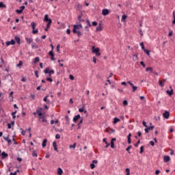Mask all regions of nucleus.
Instances as JSON below:
<instances>
[{
	"mask_svg": "<svg viewBox=\"0 0 175 175\" xmlns=\"http://www.w3.org/2000/svg\"><path fill=\"white\" fill-rule=\"evenodd\" d=\"M44 21H45V23H48L46 24V27L47 28H50L52 23H53V21L51 20V18H49V15L48 14H45L44 15Z\"/></svg>",
	"mask_w": 175,
	"mask_h": 175,
	"instance_id": "1",
	"label": "nucleus"
},
{
	"mask_svg": "<svg viewBox=\"0 0 175 175\" xmlns=\"http://www.w3.org/2000/svg\"><path fill=\"white\" fill-rule=\"evenodd\" d=\"M92 51L96 54V57H99L100 55V49L99 48H95L94 46H92Z\"/></svg>",
	"mask_w": 175,
	"mask_h": 175,
	"instance_id": "2",
	"label": "nucleus"
},
{
	"mask_svg": "<svg viewBox=\"0 0 175 175\" xmlns=\"http://www.w3.org/2000/svg\"><path fill=\"white\" fill-rule=\"evenodd\" d=\"M31 27L33 29L32 33H33V34L38 33L39 29H37L35 30V27H36V23H35V22H31Z\"/></svg>",
	"mask_w": 175,
	"mask_h": 175,
	"instance_id": "3",
	"label": "nucleus"
},
{
	"mask_svg": "<svg viewBox=\"0 0 175 175\" xmlns=\"http://www.w3.org/2000/svg\"><path fill=\"white\" fill-rule=\"evenodd\" d=\"M73 27H74V28L72 29L73 33H76V31H77V29H81V28H83V26L81 25V24L74 25Z\"/></svg>",
	"mask_w": 175,
	"mask_h": 175,
	"instance_id": "4",
	"label": "nucleus"
},
{
	"mask_svg": "<svg viewBox=\"0 0 175 175\" xmlns=\"http://www.w3.org/2000/svg\"><path fill=\"white\" fill-rule=\"evenodd\" d=\"M44 73H45V75H47L49 73H51V75H54V73H55V72L54 71V70H50V68L47 67L44 70Z\"/></svg>",
	"mask_w": 175,
	"mask_h": 175,
	"instance_id": "5",
	"label": "nucleus"
},
{
	"mask_svg": "<svg viewBox=\"0 0 175 175\" xmlns=\"http://www.w3.org/2000/svg\"><path fill=\"white\" fill-rule=\"evenodd\" d=\"M38 121H40V122H47V120H46V117H44V115L39 116Z\"/></svg>",
	"mask_w": 175,
	"mask_h": 175,
	"instance_id": "6",
	"label": "nucleus"
},
{
	"mask_svg": "<svg viewBox=\"0 0 175 175\" xmlns=\"http://www.w3.org/2000/svg\"><path fill=\"white\" fill-rule=\"evenodd\" d=\"M42 110H43V108L42 107H39L37 110H36V113L38 114V116L39 117H42V116H43V113H42Z\"/></svg>",
	"mask_w": 175,
	"mask_h": 175,
	"instance_id": "7",
	"label": "nucleus"
},
{
	"mask_svg": "<svg viewBox=\"0 0 175 175\" xmlns=\"http://www.w3.org/2000/svg\"><path fill=\"white\" fill-rule=\"evenodd\" d=\"M170 116V111H165L163 113V117L164 118H166V120H167L169 118Z\"/></svg>",
	"mask_w": 175,
	"mask_h": 175,
	"instance_id": "8",
	"label": "nucleus"
},
{
	"mask_svg": "<svg viewBox=\"0 0 175 175\" xmlns=\"http://www.w3.org/2000/svg\"><path fill=\"white\" fill-rule=\"evenodd\" d=\"M5 44H6V46H10V44L14 46V44H16V41L12 39L10 41L6 42Z\"/></svg>",
	"mask_w": 175,
	"mask_h": 175,
	"instance_id": "9",
	"label": "nucleus"
},
{
	"mask_svg": "<svg viewBox=\"0 0 175 175\" xmlns=\"http://www.w3.org/2000/svg\"><path fill=\"white\" fill-rule=\"evenodd\" d=\"M81 116H80V114L76 115L75 116H74L73 118V122H75L76 124V122H77V120H80Z\"/></svg>",
	"mask_w": 175,
	"mask_h": 175,
	"instance_id": "10",
	"label": "nucleus"
},
{
	"mask_svg": "<svg viewBox=\"0 0 175 175\" xmlns=\"http://www.w3.org/2000/svg\"><path fill=\"white\" fill-rule=\"evenodd\" d=\"M49 55L51 56V61H55V58H54V52L53 51H50L49 52Z\"/></svg>",
	"mask_w": 175,
	"mask_h": 175,
	"instance_id": "11",
	"label": "nucleus"
},
{
	"mask_svg": "<svg viewBox=\"0 0 175 175\" xmlns=\"http://www.w3.org/2000/svg\"><path fill=\"white\" fill-rule=\"evenodd\" d=\"M128 83L132 87L133 92H135V91H136V90H137V87L135 86V85H133V83H132L131 81H128Z\"/></svg>",
	"mask_w": 175,
	"mask_h": 175,
	"instance_id": "12",
	"label": "nucleus"
},
{
	"mask_svg": "<svg viewBox=\"0 0 175 175\" xmlns=\"http://www.w3.org/2000/svg\"><path fill=\"white\" fill-rule=\"evenodd\" d=\"M109 13H110V12L109 11V10L107 9H103L102 10V14L103 16H107V14H109Z\"/></svg>",
	"mask_w": 175,
	"mask_h": 175,
	"instance_id": "13",
	"label": "nucleus"
},
{
	"mask_svg": "<svg viewBox=\"0 0 175 175\" xmlns=\"http://www.w3.org/2000/svg\"><path fill=\"white\" fill-rule=\"evenodd\" d=\"M170 88L171 90H167L166 91V92H167V94H169L170 96H172V95H173V94H174V92H173V88H172V86H170Z\"/></svg>",
	"mask_w": 175,
	"mask_h": 175,
	"instance_id": "14",
	"label": "nucleus"
},
{
	"mask_svg": "<svg viewBox=\"0 0 175 175\" xmlns=\"http://www.w3.org/2000/svg\"><path fill=\"white\" fill-rule=\"evenodd\" d=\"M25 40H26L27 44H31V43H32V42H33V39L29 38L28 37L25 38Z\"/></svg>",
	"mask_w": 175,
	"mask_h": 175,
	"instance_id": "15",
	"label": "nucleus"
},
{
	"mask_svg": "<svg viewBox=\"0 0 175 175\" xmlns=\"http://www.w3.org/2000/svg\"><path fill=\"white\" fill-rule=\"evenodd\" d=\"M76 8L77 10H79V12H81V10H83V5H81V4H80L79 3L77 4Z\"/></svg>",
	"mask_w": 175,
	"mask_h": 175,
	"instance_id": "16",
	"label": "nucleus"
},
{
	"mask_svg": "<svg viewBox=\"0 0 175 175\" xmlns=\"http://www.w3.org/2000/svg\"><path fill=\"white\" fill-rule=\"evenodd\" d=\"M126 18H128V16H126V14H123L122 16L121 22L122 23H125L126 21Z\"/></svg>",
	"mask_w": 175,
	"mask_h": 175,
	"instance_id": "17",
	"label": "nucleus"
},
{
	"mask_svg": "<svg viewBox=\"0 0 175 175\" xmlns=\"http://www.w3.org/2000/svg\"><path fill=\"white\" fill-rule=\"evenodd\" d=\"M152 129H154V126L146 127V129H145V133H148V131H152Z\"/></svg>",
	"mask_w": 175,
	"mask_h": 175,
	"instance_id": "18",
	"label": "nucleus"
},
{
	"mask_svg": "<svg viewBox=\"0 0 175 175\" xmlns=\"http://www.w3.org/2000/svg\"><path fill=\"white\" fill-rule=\"evenodd\" d=\"M103 28L102 27V24H99L98 26L96 27V31L100 32V31H103Z\"/></svg>",
	"mask_w": 175,
	"mask_h": 175,
	"instance_id": "19",
	"label": "nucleus"
},
{
	"mask_svg": "<svg viewBox=\"0 0 175 175\" xmlns=\"http://www.w3.org/2000/svg\"><path fill=\"white\" fill-rule=\"evenodd\" d=\"M15 40L18 44H21V39H20V37L15 36Z\"/></svg>",
	"mask_w": 175,
	"mask_h": 175,
	"instance_id": "20",
	"label": "nucleus"
},
{
	"mask_svg": "<svg viewBox=\"0 0 175 175\" xmlns=\"http://www.w3.org/2000/svg\"><path fill=\"white\" fill-rule=\"evenodd\" d=\"M132 137V133H129L128 136H127V139H128V144H131V143H132V141L131 139V137Z\"/></svg>",
	"mask_w": 175,
	"mask_h": 175,
	"instance_id": "21",
	"label": "nucleus"
},
{
	"mask_svg": "<svg viewBox=\"0 0 175 175\" xmlns=\"http://www.w3.org/2000/svg\"><path fill=\"white\" fill-rule=\"evenodd\" d=\"M53 147L54 148L55 151H57V152H58V148H57V142H53Z\"/></svg>",
	"mask_w": 175,
	"mask_h": 175,
	"instance_id": "22",
	"label": "nucleus"
},
{
	"mask_svg": "<svg viewBox=\"0 0 175 175\" xmlns=\"http://www.w3.org/2000/svg\"><path fill=\"white\" fill-rule=\"evenodd\" d=\"M163 161L165 163L166 162H169V161H170V157H169V156H164Z\"/></svg>",
	"mask_w": 175,
	"mask_h": 175,
	"instance_id": "23",
	"label": "nucleus"
},
{
	"mask_svg": "<svg viewBox=\"0 0 175 175\" xmlns=\"http://www.w3.org/2000/svg\"><path fill=\"white\" fill-rule=\"evenodd\" d=\"M103 143L106 144L105 148H107L109 146H110V144L107 142V141L106 140V138H104L103 139Z\"/></svg>",
	"mask_w": 175,
	"mask_h": 175,
	"instance_id": "24",
	"label": "nucleus"
},
{
	"mask_svg": "<svg viewBox=\"0 0 175 175\" xmlns=\"http://www.w3.org/2000/svg\"><path fill=\"white\" fill-rule=\"evenodd\" d=\"M46 144H47V139H44L42 141V146L44 148V147H46Z\"/></svg>",
	"mask_w": 175,
	"mask_h": 175,
	"instance_id": "25",
	"label": "nucleus"
},
{
	"mask_svg": "<svg viewBox=\"0 0 175 175\" xmlns=\"http://www.w3.org/2000/svg\"><path fill=\"white\" fill-rule=\"evenodd\" d=\"M1 156L3 159L7 158V157H9V154L5 152H2Z\"/></svg>",
	"mask_w": 175,
	"mask_h": 175,
	"instance_id": "26",
	"label": "nucleus"
},
{
	"mask_svg": "<svg viewBox=\"0 0 175 175\" xmlns=\"http://www.w3.org/2000/svg\"><path fill=\"white\" fill-rule=\"evenodd\" d=\"M31 47L32 49H39V46H38V44H36V43L35 42H33L31 44Z\"/></svg>",
	"mask_w": 175,
	"mask_h": 175,
	"instance_id": "27",
	"label": "nucleus"
},
{
	"mask_svg": "<svg viewBox=\"0 0 175 175\" xmlns=\"http://www.w3.org/2000/svg\"><path fill=\"white\" fill-rule=\"evenodd\" d=\"M64 173V171L61 169V167L57 168V174L61 175Z\"/></svg>",
	"mask_w": 175,
	"mask_h": 175,
	"instance_id": "28",
	"label": "nucleus"
},
{
	"mask_svg": "<svg viewBox=\"0 0 175 175\" xmlns=\"http://www.w3.org/2000/svg\"><path fill=\"white\" fill-rule=\"evenodd\" d=\"M120 118H114L113 123V124H117V122H120Z\"/></svg>",
	"mask_w": 175,
	"mask_h": 175,
	"instance_id": "29",
	"label": "nucleus"
},
{
	"mask_svg": "<svg viewBox=\"0 0 175 175\" xmlns=\"http://www.w3.org/2000/svg\"><path fill=\"white\" fill-rule=\"evenodd\" d=\"M1 8L6 9V5L3 3V2H0V9Z\"/></svg>",
	"mask_w": 175,
	"mask_h": 175,
	"instance_id": "30",
	"label": "nucleus"
},
{
	"mask_svg": "<svg viewBox=\"0 0 175 175\" xmlns=\"http://www.w3.org/2000/svg\"><path fill=\"white\" fill-rule=\"evenodd\" d=\"M13 94H14V92H10V93L9 94V98H10V100H13Z\"/></svg>",
	"mask_w": 175,
	"mask_h": 175,
	"instance_id": "31",
	"label": "nucleus"
},
{
	"mask_svg": "<svg viewBox=\"0 0 175 175\" xmlns=\"http://www.w3.org/2000/svg\"><path fill=\"white\" fill-rule=\"evenodd\" d=\"M40 61V58H39V57H36L35 59H34V64H38V62H39Z\"/></svg>",
	"mask_w": 175,
	"mask_h": 175,
	"instance_id": "32",
	"label": "nucleus"
},
{
	"mask_svg": "<svg viewBox=\"0 0 175 175\" xmlns=\"http://www.w3.org/2000/svg\"><path fill=\"white\" fill-rule=\"evenodd\" d=\"M47 98H49V96H46L44 98L43 100H44V102H46V103H50V100H47Z\"/></svg>",
	"mask_w": 175,
	"mask_h": 175,
	"instance_id": "33",
	"label": "nucleus"
},
{
	"mask_svg": "<svg viewBox=\"0 0 175 175\" xmlns=\"http://www.w3.org/2000/svg\"><path fill=\"white\" fill-rule=\"evenodd\" d=\"M84 109H85V106L83 105L81 108L79 109V113H83V111H84Z\"/></svg>",
	"mask_w": 175,
	"mask_h": 175,
	"instance_id": "34",
	"label": "nucleus"
},
{
	"mask_svg": "<svg viewBox=\"0 0 175 175\" xmlns=\"http://www.w3.org/2000/svg\"><path fill=\"white\" fill-rule=\"evenodd\" d=\"M143 152H144V146L140 147L139 154H143Z\"/></svg>",
	"mask_w": 175,
	"mask_h": 175,
	"instance_id": "35",
	"label": "nucleus"
},
{
	"mask_svg": "<svg viewBox=\"0 0 175 175\" xmlns=\"http://www.w3.org/2000/svg\"><path fill=\"white\" fill-rule=\"evenodd\" d=\"M150 71L151 72H152V68L151 67H147L145 70V72H148V71Z\"/></svg>",
	"mask_w": 175,
	"mask_h": 175,
	"instance_id": "36",
	"label": "nucleus"
},
{
	"mask_svg": "<svg viewBox=\"0 0 175 175\" xmlns=\"http://www.w3.org/2000/svg\"><path fill=\"white\" fill-rule=\"evenodd\" d=\"M77 144L74 143L72 145L69 146V148H76Z\"/></svg>",
	"mask_w": 175,
	"mask_h": 175,
	"instance_id": "37",
	"label": "nucleus"
},
{
	"mask_svg": "<svg viewBox=\"0 0 175 175\" xmlns=\"http://www.w3.org/2000/svg\"><path fill=\"white\" fill-rule=\"evenodd\" d=\"M140 144V139H138L136 144H134V146L137 148L139 147V145Z\"/></svg>",
	"mask_w": 175,
	"mask_h": 175,
	"instance_id": "38",
	"label": "nucleus"
},
{
	"mask_svg": "<svg viewBox=\"0 0 175 175\" xmlns=\"http://www.w3.org/2000/svg\"><path fill=\"white\" fill-rule=\"evenodd\" d=\"M75 33H77V36H79V38H80V36H81V31H76Z\"/></svg>",
	"mask_w": 175,
	"mask_h": 175,
	"instance_id": "39",
	"label": "nucleus"
},
{
	"mask_svg": "<svg viewBox=\"0 0 175 175\" xmlns=\"http://www.w3.org/2000/svg\"><path fill=\"white\" fill-rule=\"evenodd\" d=\"M144 51L148 55V57H150V51H148V49H144Z\"/></svg>",
	"mask_w": 175,
	"mask_h": 175,
	"instance_id": "40",
	"label": "nucleus"
},
{
	"mask_svg": "<svg viewBox=\"0 0 175 175\" xmlns=\"http://www.w3.org/2000/svg\"><path fill=\"white\" fill-rule=\"evenodd\" d=\"M159 84L160 87H165V84H163L161 80L159 81Z\"/></svg>",
	"mask_w": 175,
	"mask_h": 175,
	"instance_id": "41",
	"label": "nucleus"
},
{
	"mask_svg": "<svg viewBox=\"0 0 175 175\" xmlns=\"http://www.w3.org/2000/svg\"><path fill=\"white\" fill-rule=\"evenodd\" d=\"M32 157H34L37 158V157H38V153H36V151H33V152H32Z\"/></svg>",
	"mask_w": 175,
	"mask_h": 175,
	"instance_id": "42",
	"label": "nucleus"
},
{
	"mask_svg": "<svg viewBox=\"0 0 175 175\" xmlns=\"http://www.w3.org/2000/svg\"><path fill=\"white\" fill-rule=\"evenodd\" d=\"M34 75H35L36 77H37V79L39 78V74H38V70L34 71Z\"/></svg>",
	"mask_w": 175,
	"mask_h": 175,
	"instance_id": "43",
	"label": "nucleus"
},
{
	"mask_svg": "<svg viewBox=\"0 0 175 175\" xmlns=\"http://www.w3.org/2000/svg\"><path fill=\"white\" fill-rule=\"evenodd\" d=\"M132 148V146L130 145L128 148H126V150L129 152V154H131V152H129V150Z\"/></svg>",
	"mask_w": 175,
	"mask_h": 175,
	"instance_id": "44",
	"label": "nucleus"
},
{
	"mask_svg": "<svg viewBox=\"0 0 175 175\" xmlns=\"http://www.w3.org/2000/svg\"><path fill=\"white\" fill-rule=\"evenodd\" d=\"M81 124H83V119H81L78 123V129H80V125H81Z\"/></svg>",
	"mask_w": 175,
	"mask_h": 175,
	"instance_id": "45",
	"label": "nucleus"
},
{
	"mask_svg": "<svg viewBox=\"0 0 175 175\" xmlns=\"http://www.w3.org/2000/svg\"><path fill=\"white\" fill-rule=\"evenodd\" d=\"M58 62H59V66H62V67L64 66V64L61 63V62H64V60H58Z\"/></svg>",
	"mask_w": 175,
	"mask_h": 175,
	"instance_id": "46",
	"label": "nucleus"
},
{
	"mask_svg": "<svg viewBox=\"0 0 175 175\" xmlns=\"http://www.w3.org/2000/svg\"><path fill=\"white\" fill-rule=\"evenodd\" d=\"M83 17V14H81L80 15L78 16V20L79 21L81 22V18Z\"/></svg>",
	"mask_w": 175,
	"mask_h": 175,
	"instance_id": "47",
	"label": "nucleus"
},
{
	"mask_svg": "<svg viewBox=\"0 0 175 175\" xmlns=\"http://www.w3.org/2000/svg\"><path fill=\"white\" fill-rule=\"evenodd\" d=\"M23 61H19V63L17 64V66L18 67L23 66Z\"/></svg>",
	"mask_w": 175,
	"mask_h": 175,
	"instance_id": "48",
	"label": "nucleus"
},
{
	"mask_svg": "<svg viewBox=\"0 0 175 175\" xmlns=\"http://www.w3.org/2000/svg\"><path fill=\"white\" fill-rule=\"evenodd\" d=\"M92 25H93V27H96V25H98V23L96 21H93L92 23Z\"/></svg>",
	"mask_w": 175,
	"mask_h": 175,
	"instance_id": "49",
	"label": "nucleus"
},
{
	"mask_svg": "<svg viewBox=\"0 0 175 175\" xmlns=\"http://www.w3.org/2000/svg\"><path fill=\"white\" fill-rule=\"evenodd\" d=\"M124 106H128V101L126 100H123Z\"/></svg>",
	"mask_w": 175,
	"mask_h": 175,
	"instance_id": "50",
	"label": "nucleus"
},
{
	"mask_svg": "<svg viewBox=\"0 0 175 175\" xmlns=\"http://www.w3.org/2000/svg\"><path fill=\"white\" fill-rule=\"evenodd\" d=\"M16 13H18V14H21V13H23V11L21 10H16Z\"/></svg>",
	"mask_w": 175,
	"mask_h": 175,
	"instance_id": "51",
	"label": "nucleus"
},
{
	"mask_svg": "<svg viewBox=\"0 0 175 175\" xmlns=\"http://www.w3.org/2000/svg\"><path fill=\"white\" fill-rule=\"evenodd\" d=\"M140 46H141L142 50H146V48H144V44L143 42L140 43Z\"/></svg>",
	"mask_w": 175,
	"mask_h": 175,
	"instance_id": "52",
	"label": "nucleus"
},
{
	"mask_svg": "<svg viewBox=\"0 0 175 175\" xmlns=\"http://www.w3.org/2000/svg\"><path fill=\"white\" fill-rule=\"evenodd\" d=\"M126 175H130L131 174L129 168L126 169Z\"/></svg>",
	"mask_w": 175,
	"mask_h": 175,
	"instance_id": "53",
	"label": "nucleus"
},
{
	"mask_svg": "<svg viewBox=\"0 0 175 175\" xmlns=\"http://www.w3.org/2000/svg\"><path fill=\"white\" fill-rule=\"evenodd\" d=\"M46 81H49L50 83H53V79H51V78H46Z\"/></svg>",
	"mask_w": 175,
	"mask_h": 175,
	"instance_id": "54",
	"label": "nucleus"
},
{
	"mask_svg": "<svg viewBox=\"0 0 175 175\" xmlns=\"http://www.w3.org/2000/svg\"><path fill=\"white\" fill-rule=\"evenodd\" d=\"M90 168H91V169H95V164L93 163H91V164H90Z\"/></svg>",
	"mask_w": 175,
	"mask_h": 175,
	"instance_id": "55",
	"label": "nucleus"
},
{
	"mask_svg": "<svg viewBox=\"0 0 175 175\" xmlns=\"http://www.w3.org/2000/svg\"><path fill=\"white\" fill-rule=\"evenodd\" d=\"M86 23H87L88 25V27H92L91 22H90V20H86Z\"/></svg>",
	"mask_w": 175,
	"mask_h": 175,
	"instance_id": "56",
	"label": "nucleus"
},
{
	"mask_svg": "<svg viewBox=\"0 0 175 175\" xmlns=\"http://www.w3.org/2000/svg\"><path fill=\"white\" fill-rule=\"evenodd\" d=\"M140 65H142L143 68H146V64H144V62L143 61L140 62Z\"/></svg>",
	"mask_w": 175,
	"mask_h": 175,
	"instance_id": "57",
	"label": "nucleus"
},
{
	"mask_svg": "<svg viewBox=\"0 0 175 175\" xmlns=\"http://www.w3.org/2000/svg\"><path fill=\"white\" fill-rule=\"evenodd\" d=\"M55 139H61V135L59 134H56Z\"/></svg>",
	"mask_w": 175,
	"mask_h": 175,
	"instance_id": "58",
	"label": "nucleus"
},
{
	"mask_svg": "<svg viewBox=\"0 0 175 175\" xmlns=\"http://www.w3.org/2000/svg\"><path fill=\"white\" fill-rule=\"evenodd\" d=\"M70 80H75V77L72 75H70L69 76Z\"/></svg>",
	"mask_w": 175,
	"mask_h": 175,
	"instance_id": "59",
	"label": "nucleus"
},
{
	"mask_svg": "<svg viewBox=\"0 0 175 175\" xmlns=\"http://www.w3.org/2000/svg\"><path fill=\"white\" fill-rule=\"evenodd\" d=\"M173 17H174V21H172V24H175V15H174V11L173 12Z\"/></svg>",
	"mask_w": 175,
	"mask_h": 175,
	"instance_id": "60",
	"label": "nucleus"
},
{
	"mask_svg": "<svg viewBox=\"0 0 175 175\" xmlns=\"http://www.w3.org/2000/svg\"><path fill=\"white\" fill-rule=\"evenodd\" d=\"M65 120H66V121H67L68 122H69V116H65Z\"/></svg>",
	"mask_w": 175,
	"mask_h": 175,
	"instance_id": "61",
	"label": "nucleus"
},
{
	"mask_svg": "<svg viewBox=\"0 0 175 175\" xmlns=\"http://www.w3.org/2000/svg\"><path fill=\"white\" fill-rule=\"evenodd\" d=\"M168 36H173V31H170L168 33Z\"/></svg>",
	"mask_w": 175,
	"mask_h": 175,
	"instance_id": "62",
	"label": "nucleus"
},
{
	"mask_svg": "<svg viewBox=\"0 0 175 175\" xmlns=\"http://www.w3.org/2000/svg\"><path fill=\"white\" fill-rule=\"evenodd\" d=\"M111 148H114V142H111Z\"/></svg>",
	"mask_w": 175,
	"mask_h": 175,
	"instance_id": "63",
	"label": "nucleus"
},
{
	"mask_svg": "<svg viewBox=\"0 0 175 175\" xmlns=\"http://www.w3.org/2000/svg\"><path fill=\"white\" fill-rule=\"evenodd\" d=\"M3 138L5 140V142H8V140L9 139V136H8V137L3 136Z\"/></svg>",
	"mask_w": 175,
	"mask_h": 175,
	"instance_id": "64",
	"label": "nucleus"
}]
</instances>
